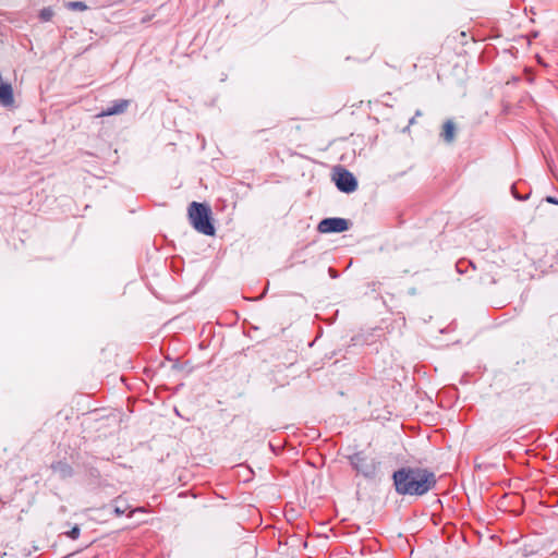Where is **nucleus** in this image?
Instances as JSON below:
<instances>
[{"label": "nucleus", "mask_w": 558, "mask_h": 558, "mask_svg": "<svg viewBox=\"0 0 558 558\" xmlns=\"http://www.w3.org/2000/svg\"><path fill=\"white\" fill-rule=\"evenodd\" d=\"M66 8L72 11H85L87 10V5L82 1H72L66 3Z\"/></svg>", "instance_id": "nucleus-8"}, {"label": "nucleus", "mask_w": 558, "mask_h": 558, "mask_svg": "<svg viewBox=\"0 0 558 558\" xmlns=\"http://www.w3.org/2000/svg\"><path fill=\"white\" fill-rule=\"evenodd\" d=\"M39 16L43 21L47 22L53 16V11L50 8H45L40 11Z\"/></svg>", "instance_id": "nucleus-9"}, {"label": "nucleus", "mask_w": 558, "mask_h": 558, "mask_svg": "<svg viewBox=\"0 0 558 558\" xmlns=\"http://www.w3.org/2000/svg\"><path fill=\"white\" fill-rule=\"evenodd\" d=\"M128 106H129L128 100H118L112 106L108 107L106 110L100 112L98 114V117H109V116L122 113L126 110Z\"/></svg>", "instance_id": "nucleus-6"}, {"label": "nucleus", "mask_w": 558, "mask_h": 558, "mask_svg": "<svg viewBox=\"0 0 558 558\" xmlns=\"http://www.w3.org/2000/svg\"><path fill=\"white\" fill-rule=\"evenodd\" d=\"M80 535V527L77 525H75L69 533H68V536L73 538V539H76Z\"/></svg>", "instance_id": "nucleus-10"}, {"label": "nucleus", "mask_w": 558, "mask_h": 558, "mask_svg": "<svg viewBox=\"0 0 558 558\" xmlns=\"http://www.w3.org/2000/svg\"><path fill=\"white\" fill-rule=\"evenodd\" d=\"M396 490L402 495H424L435 484V475L424 469H401L393 474Z\"/></svg>", "instance_id": "nucleus-1"}, {"label": "nucleus", "mask_w": 558, "mask_h": 558, "mask_svg": "<svg viewBox=\"0 0 558 558\" xmlns=\"http://www.w3.org/2000/svg\"><path fill=\"white\" fill-rule=\"evenodd\" d=\"M189 218L194 229L205 235H214L215 228L210 222V208L204 204L193 202L189 206Z\"/></svg>", "instance_id": "nucleus-2"}, {"label": "nucleus", "mask_w": 558, "mask_h": 558, "mask_svg": "<svg viewBox=\"0 0 558 558\" xmlns=\"http://www.w3.org/2000/svg\"><path fill=\"white\" fill-rule=\"evenodd\" d=\"M335 183L337 187L344 193H352L357 187L354 175L347 170H339L335 173Z\"/></svg>", "instance_id": "nucleus-3"}, {"label": "nucleus", "mask_w": 558, "mask_h": 558, "mask_svg": "<svg viewBox=\"0 0 558 558\" xmlns=\"http://www.w3.org/2000/svg\"><path fill=\"white\" fill-rule=\"evenodd\" d=\"M546 201H547L548 203L557 204V205H558V201H557L556 198L551 197V196H548V197L546 198Z\"/></svg>", "instance_id": "nucleus-12"}, {"label": "nucleus", "mask_w": 558, "mask_h": 558, "mask_svg": "<svg viewBox=\"0 0 558 558\" xmlns=\"http://www.w3.org/2000/svg\"><path fill=\"white\" fill-rule=\"evenodd\" d=\"M351 462L359 472H362L366 476L374 473L373 463L366 462V459L361 453L352 456Z\"/></svg>", "instance_id": "nucleus-5"}, {"label": "nucleus", "mask_w": 558, "mask_h": 558, "mask_svg": "<svg viewBox=\"0 0 558 558\" xmlns=\"http://www.w3.org/2000/svg\"><path fill=\"white\" fill-rule=\"evenodd\" d=\"M125 510H126V508H125V507H123V508H122V507H120V506H116V507H114V513H116L117 515H121V514H123V513L125 512Z\"/></svg>", "instance_id": "nucleus-11"}, {"label": "nucleus", "mask_w": 558, "mask_h": 558, "mask_svg": "<svg viewBox=\"0 0 558 558\" xmlns=\"http://www.w3.org/2000/svg\"><path fill=\"white\" fill-rule=\"evenodd\" d=\"M348 229L349 222L343 218H326L318 223V231L322 233H339Z\"/></svg>", "instance_id": "nucleus-4"}, {"label": "nucleus", "mask_w": 558, "mask_h": 558, "mask_svg": "<svg viewBox=\"0 0 558 558\" xmlns=\"http://www.w3.org/2000/svg\"><path fill=\"white\" fill-rule=\"evenodd\" d=\"M441 137L447 143H452L456 137V126L452 121H447L444 124Z\"/></svg>", "instance_id": "nucleus-7"}]
</instances>
